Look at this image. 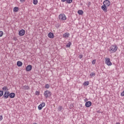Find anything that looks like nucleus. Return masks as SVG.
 Segmentation results:
<instances>
[{
  "mask_svg": "<svg viewBox=\"0 0 124 124\" xmlns=\"http://www.w3.org/2000/svg\"><path fill=\"white\" fill-rule=\"evenodd\" d=\"M117 50H118V46L116 45H111V46L109 47V52H111V53H115V52H117Z\"/></svg>",
  "mask_w": 124,
  "mask_h": 124,
  "instance_id": "nucleus-1",
  "label": "nucleus"
},
{
  "mask_svg": "<svg viewBox=\"0 0 124 124\" xmlns=\"http://www.w3.org/2000/svg\"><path fill=\"white\" fill-rule=\"evenodd\" d=\"M44 96L46 98H48V97H50V96H51V95H52V93H51V92L46 90V91H45L44 93Z\"/></svg>",
  "mask_w": 124,
  "mask_h": 124,
  "instance_id": "nucleus-2",
  "label": "nucleus"
},
{
  "mask_svg": "<svg viewBox=\"0 0 124 124\" xmlns=\"http://www.w3.org/2000/svg\"><path fill=\"white\" fill-rule=\"evenodd\" d=\"M59 20H62V21H65L66 20V16L65 15L62 14L59 16Z\"/></svg>",
  "mask_w": 124,
  "mask_h": 124,
  "instance_id": "nucleus-3",
  "label": "nucleus"
},
{
  "mask_svg": "<svg viewBox=\"0 0 124 124\" xmlns=\"http://www.w3.org/2000/svg\"><path fill=\"white\" fill-rule=\"evenodd\" d=\"M105 62L106 64H107V65H108V66L112 65V62L110 61V58H105Z\"/></svg>",
  "mask_w": 124,
  "mask_h": 124,
  "instance_id": "nucleus-4",
  "label": "nucleus"
},
{
  "mask_svg": "<svg viewBox=\"0 0 124 124\" xmlns=\"http://www.w3.org/2000/svg\"><path fill=\"white\" fill-rule=\"evenodd\" d=\"M8 97H9V91H5L2 96V98H4V99H7Z\"/></svg>",
  "mask_w": 124,
  "mask_h": 124,
  "instance_id": "nucleus-5",
  "label": "nucleus"
},
{
  "mask_svg": "<svg viewBox=\"0 0 124 124\" xmlns=\"http://www.w3.org/2000/svg\"><path fill=\"white\" fill-rule=\"evenodd\" d=\"M110 4H111V2L109 0H105L103 2V5H105V6L108 7L110 6Z\"/></svg>",
  "mask_w": 124,
  "mask_h": 124,
  "instance_id": "nucleus-6",
  "label": "nucleus"
},
{
  "mask_svg": "<svg viewBox=\"0 0 124 124\" xmlns=\"http://www.w3.org/2000/svg\"><path fill=\"white\" fill-rule=\"evenodd\" d=\"M25 32H26V31H25V30L22 29L19 31L18 32V34L20 36H23V35H25Z\"/></svg>",
  "mask_w": 124,
  "mask_h": 124,
  "instance_id": "nucleus-7",
  "label": "nucleus"
},
{
  "mask_svg": "<svg viewBox=\"0 0 124 124\" xmlns=\"http://www.w3.org/2000/svg\"><path fill=\"white\" fill-rule=\"evenodd\" d=\"M101 9L103 10L104 12H107L108 11V7L104 5L101 6Z\"/></svg>",
  "mask_w": 124,
  "mask_h": 124,
  "instance_id": "nucleus-8",
  "label": "nucleus"
},
{
  "mask_svg": "<svg viewBox=\"0 0 124 124\" xmlns=\"http://www.w3.org/2000/svg\"><path fill=\"white\" fill-rule=\"evenodd\" d=\"M45 106V103L44 102H42L39 106L38 107V108L39 110H42V108Z\"/></svg>",
  "mask_w": 124,
  "mask_h": 124,
  "instance_id": "nucleus-9",
  "label": "nucleus"
},
{
  "mask_svg": "<svg viewBox=\"0 0 124 124\" xmlns=\"http://www.w3.org/2000/svg\"><path fill=\"white\" fill-rule=\"evenodd\" d=\"M32 69V66L31 65H28L26 68V71H31Z\"/></svg>",
  "mask_w": 124,
  "mask_h": 124,
  "instance_id": "nucleus-10",
  "label": "nucleus"
},
{
  "mask_svg": "<svg viewBox=\"0 0 124 124\" xmlns=\"http://www.w3.org/2000/svg\"><path fill=\"white\" fill-rule=\"evenodd\" d=\"M91 106H92V102L88 101L86 102L85 103L86 107H91Z\"/></svg>",
  "mask_w": 124,
  "mask_h": 124,
  "instance_id": "nucleus-11",
  "label": "nucleus"
},
{
  "mask_svg": "<svg viewBox=\"0 0 124 124\" xmlns=\"http://www.w3.org/2000/svg\"><path fill=\"white\" fill-rule=\"evenodd\" d=\"M16 94L14 93H9V96L10 97V98H14L15 97Z\"/></svg>",
  "mask_w": 124,
  "mask_h": 124,
  "instance_id": "nucleus-12",
  "label": "nucleus"
},
{
  "mask_svg": "<svg viewBox=\"0 0 124 124\" xmlns=\"http://www.w3.org/2000/svg\"><path fill=\"white\" fill-rule=\"evenodd\" d=\"M48 36L49 38H54V34L52 32H49L48 34Z\"/></svg>",
  "mask_w": 124,
  "mask_h": 124,
  "instance_id": "nucleus-13",
  "label": "nucleus"
},
{
  "mask_svg": "<svg viewBox=\"0 0 124 124\" xmlns=\"http://www.w3.org/2000/svg\"><path fill=\"white\" fill-rule=\"evenodd\" d=\"M68 36H69V33L68 32L65 33L63 35V37H64V38H67Z\"/></svg>",
  "mask_w": 124,
  "mask_h": 124,
  "instance_id": "nucleus-14",
  "label": "nucleus"
},
{
  "mask_svg": "<svg viewBox=\"0 0 124 124\" xmlns=\"http://www.w3.org/2000/svg\"><path fill=\"white\" fill-rule=\"evenodd\" d=\"M17 66L21 67L23 65V62H22L20 61H18L17 62Z\"/></svg>",
  "mask_w": 124,
  "mask_h": 124,
  "instance_id": "nucleus-15",
  "label": "nucleus"
},
{
  "mask_svg": "<svg viewBox=\"0 0 124 124\" xmlns=\"http://www.w3.org/2000/svg\"><path fill=\"white\" fill-rule=\"evenodd\" d=\"M14 12H18L19 11V8L18 7H15L13 9Z\"/></svg>",
  "mask_w": 124,
  "mask_h": 124,
  "instance_id": "nucleus-16",
  "label": "nucleus"
},
{
  "mask_svg": "<svg viewBox=\"0 0 124 124\" xmlns=\"http://www.w3.org/2000/svg\"><path fill=\"white\" fill-rule=\"evenodd\" d=\"M22 89L23 90H29V89H30V87L28 85H24L22 86Z\"/></svg>",
  "mask_w": 124,
  "mask_h": 124,
  "instance_id": "nucleus-17",
  "label": "nucleus"
},
{
  "mask_svg": "<svg viewBox=\"0 0 124 124\" xmlns=\"http://www.w3.org/2000/svg\"><path fill=\"white\" fill-rule=\"evenodd\" d=\"M78 13L79 14V15H83V14H84V12L80 10L78 11Z\"/></svg>",
  "mask_w": 124,
  "mask_h": 124,
  "instance_id": "nucleus-18",
  "label": "nucleus"
},
{
  "mask_svg": "<svg viewBox=\"0 0 124 124\" xmlns=\"http://www.w3.org/2000/svg\"><path fill=\"white\" fill-rule=\"evenodd\" d=\"M2 91H8V88L7 87V86H4L2 88Z\"/></svg>",
  "mask_w": 124,
  "mask_h": 124,
  "instance_id": "nucleus-19",
  "label": "nucleus"
},
{
  "mask_svg": "<svg viewBox=\"0 0 124 124\" xmlns=\"http://www.w3.org/2000/svg\"><path fill=\"white\" fill-rule=\"evenodd\" d=\"M71 45V42H69L68 43H67L66 45V47H67V48H69V47H70Z\"/></svg>",
  "mask_w": 124,
  "mask_h": 124,
  "instance_id": "nucleus-20",
  "label": "nucleus"
},
{
  "mask_svg": "<svg viewBox=\"0 0 124 124\" xmlns=\"http://www.w3.org/2000/svg\"><path fill=\"white\" fill-rule=\"evenodd\" d=\"M62 106H59V108H58V111H59V112H62Z\"/></svg>",
  "mask_w": 124,
  "mask_h": 124,
  "instance_id": "nucleus-21",
  "label": "nucleus"
},
{
  "mask_svg": "<svg viewBox=\"0 0 124 124\" xmlns=\"http://www.w3.org/2000/svg\"><path fill=\"white\" fill-rule=\"evenodd\" d=\"M89 84H90L89 81H85V82H84L83 85H84V86H89Z\"/></svg>",
  "mask_w": 124,
  "mask_h": 124,
  "instance_id": "nucleus-22",
  "label": "nucleus"
},
{
  "mask_svg": "<svg viewBox=\"0 0 124 124\" xmlns=\"http://www.w3.org/2000/svg\"><path fill=\"white\" fill-rule=\"evenodd\" d=\"M38 1L37 0H33V3L35 5H36L37 3H38Z\"/></svg>",
  "mask_w": 124,
  "mask_h": 124,
  "instance_id": "nucleus-23",
  "label": "nucleus"
},
{
  "mask_svg": "<svg viewBox=\"0 0 124 124\" xmlns=\"http://www.w3.org/2000/svg\"><path fill=\"white\" fill-rule=\"evenodd\" d=\"M91 77H93L94 76H95V73L93 72L90 74Z\"/></svg>",
  "mask_w": 124,
  "mask_h": 124,
  "instance_id": "nucleus-24",
  "label": "nucleus"
},
{
  "mask_svg": "<svg viewBox=\"0 0 124 124\" xmlns=\"http://www.w3.org/2000/svg\"><path fill=\"white\" fill-rule=\"evenodd\" d=\"M45 89H49V88H50V85L47 84L45 85Z\"/></svg>",
  "mask_w": 124,
  "mask_h": 124,
  "instance_id": "nucleus-25",
  "label": "nucleus"
},
{
  "mask_svg": "<svg viewBox=\"0 0 124 124\" xmlns=\"http://www.w3.org/2000/svg\"><path fill=\"white\" fill-rule=\"evenodd\" d=\"M3 95V91H0V97H1Z\"/></svg>",
  "mask_w": 124,
  "mask_h": 124,
  "instance_id": "nucleus-26",
  "label": "nucleus"
},
{
  "mask_svg": "<svg viewBox=\"0 0 124 124\" xmlns=\"http://www.w3.org/2000/svg\"><path fill=\"white\" fill-rule=\"evenodd\" d=\"M67 3H71L72 2V0H66Z\"/></svg>",
  "mask_w": 124,
  "mask_h": 124,
  "instance_id": "nucleus-27",
  "label": "nucleus"
},
{
  "mask_svg": "<svg viewBox=\"0 0 124 124\" xmlns=\"http://www.w3.org/2000/svg\"><path fill=\"white\" fill-rule=\"evenodd\" d=\"M3 35V32L2 31H0V37H1Z\"/></svg>",
  "mask_w": 124,
  "mask_h": 124,
  "instance_id": "nucleus-28",
  "label": "nucleus"
},
{
  "mask_svg": "<svg viewBox=\"0 0 124 124\" xmlns=\"http://www.w3.org/2000/svg\"><path fill=\"white\" fill-rule=\"evenodd\" d=\"M95 62H96V60H94L92 61V64H95Z\"/></svg>",
  "mask_w": 124,
  "mask_h": 124,
  "instance_id": "nucleus-29",
  "label": "nucleus"
},
{
  "mask_svg": "<svg viewBox=\"0 0 124 124\" xmlns=\"http://www.w3.org/2000/svg\"><path fill=\"white\" fill-rule=\"evenodd\" d=\"M35 94H36V95H39L40 93L38 91H36Z\"/></svg>",
  "mask_w": 124,
  "mask_h": 124,
  "instance_id": "nucleus-30",
  "label": "nucleus"
},
{
  "mask_svg": "<svg viewBox=\"0 0 124 124\" xmlns=\"http://www.w3.org/2000/svg\"><path fill=\"white\" fill-rule=\"evenodd\" d=\"M79 58L80 59H82V58H83V55H82V54L79 55Z\"/></svg>",
  "mask_w": 124,
  "mask_h": 124,
  "instance_id": "nucleus-31",
  "label": "nucleus"
},
{
  "mask_svg": "<svg viewBox=\"0 0 124 124\" xmlns=\"http://www.w3.org/2000/svg\"><path fill=\"white\" fill-rule=\"evenodd\" d=\"M121 96H124V91L121 93Z\"/></svg>",
  "mask_w": 124,
  "mask_h": 124,
  "instance_id": "nucleus-32",
  "label": "nucleus"
},
{
  "mask_svg": "<svg viewBox=\"0 0 124 124\" xmlns=\"http://www.w3.org/2000/svg\"><path fill=\"white\" fill-rule=\"evenodd\" d=\"M2 119H3L2 115H0V121H2Z\"/></svg>",
  "mask_w": 124,
  "mask_h": 124,
  "instance_id": "nucleus-33",
  "label": "nucleus"
},
{
  "mask_svg": "<svg viewBox=\"0 0 124 124\" xmlns=\"http://www.w3.org/2000/svg\"><path fill=\"white\" fill-rule=\"evenodd\" d=\"M20 2H24L25 1V0H20Z\"/></svg>",
  "mask_w": 124,
  "mask_h": 124,
  "instance_id": "nucleus-34",
  "label": "nucleus"
},
{
  "mask_svg": "<svg viewBox=\"0 0 124 124\" xmlns=\"http://www.w3.org/2000/svg\"><path fill=\"white\" fill-rule=\"evenodd\" d=\"M62 2H64L65 1H66V0H61Z\"/></svg>",
  "mask_w": 124,
  "mask_h": 124,
  "instance_id": "nucleus-35",
  "label": "nucleus"
},
{
  "mask_svg": "<svg viewBox=\"0 0 124 124\" xmlns=\"http://www.w3.org/2000/svg\"><path fill=\"white\" fill-rule=\"evenodd\" d=\"M116 124H121L120 123H116Z\"/></svg>",
  "mask_w": 124,
  "mask_h": 124,
  "instance_id": "nucleus-36",
  "label": "nucleus"
}]
</instances>
